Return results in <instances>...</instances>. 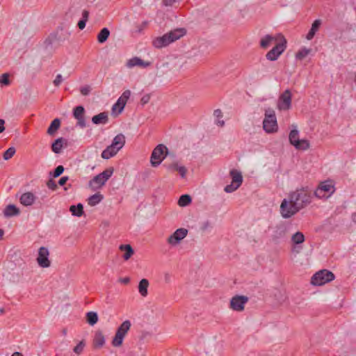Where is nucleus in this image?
Masks as SVG:
<instances>
[{"instance_id": "1", "label": "nucleus", "mask_w": 356, "mask_h": 356, "mask_svg": "<svg viewBox=\"0 0 356 356\" xmlns=\"http://www.w3.org/2000/svg\"><path fill=\"white\" fill-rule=\"evenodd\" d=\"M291 202L300 211L309 205L312 200V191L308 186L300 187L291 191L288 195Z\"/></svg>"}, {"instance_id": "2", "label": "nucleus", "mask_w": 356, "mask_h": 356, "mask_svg": "<svg viewBox=\"0 0 356 356\" xmlns=\"http://www.w3.org/2000/svg\"><path fill=\"white\" fill-rule=\"evenodd\" d=\"M186 34V30L184 28L175 29L162 36L154 38L152 41V45L156 49H162L179 40Z\"/></svg>"}, {"instance_id": "3", "label": "nucleus", "mask_w": 356, "mask_h": 356, "mask_svg": "<svg viewBox=\"0 0 356 356\" xmlns=\"http://www.w3.org/2000/svg\"><path fill=\"white\" fill-rule=\"evenodd\" d=\"M125 144V137L123 134H118L114 137L111 144L102 152V157L104 159H109L115 156Z\"/></svg>"}, {"instance_id": "4", "label": "nucleus", "mask_w": 356, "mask_h": 356, "mask_svg": "<svg viewBox=\"0 0 356 356\" xmlns=\"http://www.w3.org/2000/svg\"><path fill=\"white\" fill-rule=\"evenodd\" d=\"M263 129L268 134L275 133L278 130L275 113L271 108H268L265 111V117L263 120Z\"/></svg>"}, {"instance_id": "5", "label": "nucleus", "mask_w": 356, "mask_h": 356, "mask_svg": "<svg viewBox=\"0 0 356 356\" xmlns=\"http://www.w3.org/2000/svg\"><path fill=\"white\" fill-rule=\"evenodd\" d=\"M289 139L290 143L296 149L306 150L309 147V143L307 140L299 138V131L296 126H293V129L289 133Z\"/></svg>"}, {"instance_id": "6", "label": "nucleus", "mask_w": 356, "mask_h": 356, "mask_svg": "<svg viewBox=\"0 0 356 356\" xmlns=\"http://www.w3.org/2000/svg\"><path fill=\"white\" fill-rule=\"evenodd\" d=\"M168 149L163 144L158 145L152 151L150 163L152 167H158L167 156Z\"/></svg>"}, {"instance_id": "7", "label": "nucleus", "mask_w": 356, "mask_h": 356, "mask_svg": "<svg viewBox=\"0 0 356 356\" xmlns=\"http://www.w3.org/2000/svg\"><path fill=\"white\" fill-rule=\"evenodd\" d=\"M334 275L330 270L324 269L316 273L312 277L311 283L314 286H322L334 280Z\"/></svg>"}, {"instance_id": "8", "label": "nucleus", "mask_w": 356, "mask_h": 356, "mask_svg": "<svg viewBox=\"0 0 356 356\" xmlns=\"http://www.w3.org/2000/svg\"><path fill=\"white\" fill-rule=\"evenodd\" d=\"M113 169L112 168H107L102 172L95 176L90 181L89 185L95 189L100 188L113 175Z\"/></svg>"}, {"instance_id": "9", "label": "nucleus", "mask_w": 356, "mask_h": 356, "mask_svg": "<svg viewBox=\"0 0 356 356\" xmlns=\"http://www.w3.org/2000/svg\"><path fill=\"white\" fill-rule=\"evenodd\" d=\"M334 186L332 181H325L321 183L314 191V195L319 199H327L334 192Z\"/></svg>"}, {"instance_id": "10", "label": "nucleus", "mask_w": 356, "mask_h": 356, "mask_svg": "<svg viewBox=\"0 0 356 356\" xmlns=\"http://www.w3.org/2000/svg\"><path fill=\"white\" fill-rule=\"evenodd\" d=\"M280 213L282 218L287 219L296 215L300 210L291 202L289 198H284L280 205Z\"/></svg>"}, {"instance_id": "11", "label": "nucleus", "mask_w": 356, "mask_h": 356, "mask_svg": "<svg viewBox=\"0 0 356 356\" xmlns=\"http://www.w3.org/2000/svg\"><path fill=\"white\" fill-rule=\"evenodd\" d=\"M230 176L232 177V183L227 185L224 189L227 193H231L237 190L243 182V176L240 171L232 170L230 171Z\"/></svg>"}, {"instance_id": "12", "label": "nucleus", "mask_w": 356, "mask_h": 356, "mask_svg": "<svg viewBox=\"0 0 356 356\" xmlns=\"http://www.w3.org/2000/svg\"><path fill=\"white\" fill-rule=\"evenodd\" d=\"M292 95L289 89L285 90L279 97L277 106L280 111H287L291 106Z\"/></svg>"}, {"instance_id": "13", "label": "nucleus", "mask_w": 356, "mask_h": 356, "mask_svg": "<svg viewBox=\"0 0 356 356\" xmlns=\"http://www.w3.org/2000/svg\"><path fill=\"white\" fill-rule=\"evenodd\" d=\"M286 41L285 39H283L282 41H280L276 43L275 46L270 50L266 55L267 60L270 61L276 60L279 56L286 49Z\"/></svg>"}, {"instance_id": "14", "label": "nucleus", "mask_w": 356, "mask_h": 356, "mask_svg": "<svg viewBox=\"0 0 356 356\" xmlns=\"http://www.w3.org/2000/svg\"><path fill=\"white\" fill-rule=\"evenodd\" d=\"M188 234V230L185 228L176 229L167 239V243L171 246L178 245Z\"/></svg>"}, {"instance_id": "15", "label": "nucleus", "mask_w": 356, "mask_h": 356, "mask_svg": "<svg viewBox=\"0 0 356 356\" xmlns=\"http://www.w3.org/2000/svg\"><path fill=\"white\" fill-rule=\"evenodd\" d=\"M283 39H285L282 35L278 33L275 35H266L264 38H262L260 40V46L264 49H266L271 45H275L276 43L282 41Z\"/></svg>"}, {"instance_id": "16", "label": "nucleus", "mask_w": 356, "mask_h": 356, "mask_svg": "<svg viewBox=\"0 0 356 356\" xmlns=\"http://www.w3.org/2000/svg\"><path fill=\"white\" fill-rule=\"evenodd\" d=\"M49 252L45 247H40L38 250V257L36 259L38 264L42 268H48L51 265L49 259Z\"/></svg>"}, {"instance_id": "17", "label": "nucleus", "mask_w": 356, "mask_h": 356, "mask_svg": "<svg viewBox=\"0 0 356 356\" xmlns=\"http://www.w3.org/2000/svg\"><path fill=\"white\" fill-rule=\"evenodd\" d=\"M248 298L245 296H235L230 300V307L234 311L241 312L244 309L245 305Z\"/></svg>"}, {"instance_id": "18", "label": "nucleus", "mask_w": 356, "mask_h": 356, "mask_svg": "<svg viewBox=\"0 0 356 356\" xmlns=\"http://www.w3.org/2000/svg\"><path fill=\"white\" fill-rule=\"evenodd\" d=\"M130 96L131 91L129 90L124 91L117 102L113 104L112 107V111L114 112L116 109H118V114L121 113L124 108L127 102L129 99Z\"/></svg>"}, {"instance_id": "19", "label": "nucleus", "mask_w": 356, "mask_h": 356, "mask_svg": "<svg viewBox=\"0 0 356 356\" xmlns=\"http://www.w3.org/2000/svg\"><path fill=\"white\" fill-rule=\"evenodd\" d=\"M288 230V225L285 222H280L273 227L272 237L273 239H280L285 236Z\"/></svg>"}, {"instance_id": "20", "label": "nucleus", "mask_w": 356, "mask_h": 356, "mask_svg": "<svg viewBox=\"0 0 356 356\" xmlns=\"http://www.w3.org/2000/svg\"><path fill=\"white\" fill-rule=\"evenodd\" d=\"M152 65L149 61H144L138 56H134L129 59L127 62L126 66L128 68H133L134 67H140L142 68H147Z\"/></svg>"}, {"instance_id": "21", "label": "nucleus", "mask_w": 356, "mask_h": 356, "mask_svg": "<svg viewBox=\"0 0 356 356\" xmlns=\"http://www.w3.org/2000/svg\"><path fill=\"white\" fill-rule=\"evenodd\" d=\"M20 203L24 207L32 206L36 200V196L32 192H26L20 195Z\"/></svg>"}, {"instance_id": "22", "label": "nucleus", "mask_w": 356, "mask_h": 356, "mask_svg": "<svg viewBox=\"0 0 356 356\" xmlns=\"http://www.w3.org/2000/svg\"><path fill=\"white\" fill-rule=\"evenodd\" d=\"M106 343V338L101 330H97L95 332L92 343L95 348H102Z\"/></svg>"}, {"instance_id": "23", "label": "nucleus", "mask_w": 356, "mask_h": 356, "mask_svg": "<svg viewBox=\"0 0 356 356\" xmlns=\"http://www.w3.org/2000/svg\"><path fill=\"white\" fill-rule=\"evenodd\" d=\"M3 215L6 218L17 216L19 214V209L14 204H8L3 210Z\"/></svg>"}, {"instance_id": "24", "label": "nucleus", "mask_w": 356, "mask_h": 356, "mask_svg": "<svg viewBox=\"0 0 356 356\" xmlns=\"http://www.w3.org/2000/svg\"><path fill=\"white\" fill-rule=\"evenodd\" d=\"M108 121V113H100L92 118V122L95 124H106Z\"/></svg>"}, {"instance_id": "25", "label": "nucleus", "mask_w": 356, "mask_h": 356, "mask_svg": "<svg viewBox=\"0 0 356 356\" xmlns=\"http://www.w3.org/2000/svg\"><path fill=\"white\" fill-rule=\"evenodd\" d=\"M66 143V140L63 138H58L51 145V150L55 154H60L63 147V144Z\"/></svg>"}, {"instance_id": "26", "label": "nucleus", "mask_w": 356, "mask_h": 356, "mask_svg": "<svg viewBox=\"0 0 356 356\" xmlns=\"http://www.w3.org/2000/svg\"><path fill=\"white\" fill-rule=\"evenodd\" d=\"M321 24V21L320 19H316L312 24V27L309 31L308 33L306 35V38L308 40H312L315 35L316 33L318 31L320 26Z\"/></svg>"}, {"instance_id": "27", "label": "nucleus", "mask_w": 356, "mask_h": 356, "mask_svg": "<svg viewBox=\"0 0 356 356\" xmlns=\"http://www.w3.org/2000/svg\"><path fill=\"white\" fill-rule=\"evenodd\" d=\"M131 323L129 320H126L118 327L116 332L125 337L128 331L130 330Z\"/></svg>"}, {"instance_id": "28", "label": "nucleus", "mask_w": 356, "mask_h": 356, "mask_svg": "<svg viewBox=\"0 0 356 356\" xmlns=\"http://www.w3.org/2000/svg\"><path fill=\"white\" fill-rule=\"evenodd\" d=\"M149 281L147 279H142L138 284V292L143 297H146L148 293Z\"/></svg>"}, {"instance_id": "29", "label": "nucleus", "mask_w": 356, "mask_h": 356, "mask_svg": "<svg viewBox=\"0 0 356 356\" xmlns=\"http://www.w3.org/2000/svg\"><path fill=\"white\" fill-rule=\"evenodd\" d=\"M70 211L72 215L76 217H81L83 213V206L79 203L76 205H72L70 207Z\"/></svg>"}, {"instance_id": "30", "label": "nucleus", "mask_w": 356, "mask_h": 356, "mask_svg": "<svg viewBox=\"0 0 356 356\" xmlns=\"http://www.w3.org/2000/svg\"><path fill=\"white\" fill-rule=\"evenodd\" d=\"M60 126V120L58 118L54 119L49 128L47 129V134L50 136H54Z\"/></svg>"}, {"instance_id": "31", "label": "nucleus", "mask_w": 356, "mask_h": 356, "mask_svg": "<svg viewBox=\"0 0 356 356\" xmlns=\"http://www.w3.org/2000/svg\"><path fill=\"white\" fill-rule=\"evenodd\" d=\"M103 200V195L100 193H95L90 196L88 199V204L94 207L98 204Z\"/></svg>"}, {"instance_id": "32", "label": "nucleus", "mask_w": 356, "mask_h": 356, "mask_svg": "<svg viewBox=\"0 0 356 356\" xmlns=\"http://www.w3.org/2000/svg\"><path fill=\"white\" fill-rule=\"evenodd\" d=\"M98 319L99 318L97 312H88L86 313V321L90 325L93 326L95 325L97 323Z\"/></svg>"}, {"instance_id": "33", "label": "nucleus", "mask_w": 356, "mask_h": 356, "mask_svg": "<svg viewBox=\"0 0 356 356\" xmlns=\"http://www.w3.org/2000/svg\"><path fill=\"white\" fill-rule=\"evenodd\" d=\"M110 35V31L108 28H104L97 35V40L99 43L105 42Z\"/></svg>"}, {"instance_id": "34", "label": "nucleus", "mask_w": 356, "mask_h": 356, "mask_svg": "<svg viewBox=\"0 0 356 356\" xmlns=\"http://www.w3.org/2000/svg\"><path fill=\"white\" fill-rule=\"evenodd\" d=\"M120 249L121 250H125V253L123 255L124 260H128L134 254V250L130 245H121Z\"/></svg>"}, {"instance_id": "35", "label": "nucleus", "mask_w": 356, "mask_h": 356, "mask_svg": "<svg viewBox=\"0 0 356 356\" xmlns=\"http://www.w3.org/2000/svg\"><path fill=\"white\" fill-rule=\"evenodd\" d=\"M291 241L295 245L302 243L305 241V236L302 232H297L292 236Z\"/></svg>"}, {"instance_id": "36", "label": "nucleus", "mask_w": 356, "mask_h": 356, "mask_svg": "<svg viewBox=\"0 0 356 356\" xmlns=\"http://www.w3.org/2000/svg\"><path fill=\"white\" fill-rule=\"evenodd\" d=\"M213 115H214L215 118H216V124L218 126L223 127L225 125V122H224V120H222V111L220 109H216L214 111Z\"/></svg>"}, {"instance_id": "37", "label": "nucleus", "mask_w": 356, "mask_h": 356, "mask_svg": "<svg viewBox=\"0 0 356 356\" xmlns=\"http://www.w3.org/2000/svg\"><path fill=\"white\" fill-rule=\"evenodd\" d=\"M191 200H192L190 195H182L178 200V204L180 207H186L191 202Z\"/></svg>"}, {"instance_id": "38", "label": "nucleus", "mask_w": 356, "mask_h": 356, "mask_svg": "<svg viewBox=\"0 0 356 356\" xmlns=\"http://www.w3.org/2000/svg\"><path fill=\"white\" fill-rule=\"evenodd\" d=\"M124 339V337L116 332L113 338L111 343L114 347H119L122 344Z\"/></svg>"}, {"instance_id": "39", "label": "nucleus", "mask_w": 356, "mask_h": 356, "mask_svg": "<svg viewBox=\"0 0 356 356\" xmlns=\"http://www.w3.org/2000/svg\"><path fill=\"white\" fill-rule=\"evenodd\" d=\"M85 109L82 106H76L73 111V115L76 120L83 117Z\"/></svg>"}, {"instance_id": "40", "label": "nucleus", "mask_w": 356, "mask_h": 356, "mask_svg": "<svg viewBox=\"0 0 356 356\" xmlns=\"http://www.w3.org/2000/svg\"><path fill=\"white\" fill-rule=\"evenodd\" d=\"M85 346L86 342L84 340H82L73 348V352L76 355H80L83 351Z\"/></svg>"}, {"instance_id": "41", "label": "nucleus", "mask_w": 356, "mask_h": 356, "mask_svg": "<svg viewBox=\"0 0 356 356\" xmlns=\"http://www.w3.org/2000/svg\"><path fill=\"white\" fill-rule=\"evenodd\" d=\"M213 227V223L209 220H206L201 223L200 229L202 232L210 231Z\"/></svg>"}, {"instance_id": "42", "label": "nucleus", "mask_w": 356, "mask_h": 356, "mask_svg": "<svg viewBox=\"0 0 356 356\" xmlns=\"http://www.w3.org/2000/svg\"><path fill=\"white\" fill-rule=\"evenodd\" d=\"M309 52L310 49L302 48L296 54V57L297 59L302 60L305 58L309 54Z\"/></svg>"}, {"instance_id": "43", "label": "nucleus", "mask_w": 356, "mask_h": 356, "mask_svg": "<svg viewBox=\"0 0 356 356\" xmlns=\"http://www.w3.org/2000/svg\"><path fill=\"white\" fill-rule=\"evenodd\" d=\"M9 74L4 73L0 76V83L1 86H8L10 83V81L9 79Z\"/></svg>"}, {"instance_id": "44", "label": "nucleus", "mask_w": 356, "mask_h": 356, "mask_svg": "<svg viewBox=\"0 0 356 356\" xmlns=\"http://www.w3.org/2000/svg\"><path fill=\"white\" fill-rule=\"evenodd\" d=\"M15 153V149L14 147H9L4 153H3V159L8 160L13 156Z\"/></svg>"}, {"instance_id": "45", "label": "nucleus", "mask_w": 356, "mask_h": 356, "mask_svg": "<svg viewBox=\"0 0 356 356\" xmlns=\"http://www.w3.org/2000/svg\"><path fill=\"white\" fill-rule=\"evenodd\" d=\"M91 91V87L88 85L81 87L80 92L83 95H88Z\"/></svg>"}, {"instance_id": "46", "label": "nucleus", "mask_w": 356, "mask_h": 356, "mask_svg": "<svg viewBox=\"0 0 356 356\" xmlns=\"http://www.w3.org/2000/svg\"><path fill=\"white\" fill-rule=\"evenodd\" d=\"M64 171V168L63 166L62 165H58L56 168V169L54 170V175L53 176L54 177H59Z\"/></svg>"}, {"instance_id": "47", "label": "nucleus", "mask_w": 356, "mask_h": 356, "mask_svg": "<svg viewBox=\"0 0 356 356\" xmlns=\"http://www.w3.org/2000/svg\"><path fill=\"white\" fill-rule=\"evenodd\" d=\"M177 171L179 173L181 178L186 177L187 170L184 166L179 165V168H177Z\"/></svg>"}, {"instance_id": "48", "label": "nucleus", "mask_w": 356, "mask_h": 356, "mask_svg": "<svg viewBox=\"0 0 356 356\" xmlns=\"http://www.w3.org/2000/svg\"><path fill=\"white\" fill-rule=\"evenodd\" d=\"M63 76L61 74H58L56 76V79L54 80V84L55 86H58L63 81Z\"/></svg>"}, {"instance_id": "49", "label": "nucleus", "mask_w": 356, "mask_h": 356, "mask_svg": "<svg viewBox=\"0 0 356 356\" xmlns=\"http://www.w3.org/2000/svg\"><path fill=\"white\" fill-rule=\"evenodd\" d=\"M77 126L80 127L81 128H85L86 126V122L84 118V116L80 118L77 119Z\"/></svg>"}, {"instance_id": "50", "label": "nucleus", "mask_w": 356, "mask_h": 356, "mask_svg": "<svg viewBox=\"0 0 356 356\" xmlns=\"http://www.w3.org/2000/svg\"><path fill=\"white\" fill-rule=\"evenodd\" d=\"M47 187L49 188V189H51V190H55L57 187V185L53 181V180H49L47 184Z\"/></svg>"}, {"instance_id": "51", "label": "nucleus", "mask_w": 356, "mask_h": 356, "mask_svg": "<svg viewBox=\"0 0 356 356\" xmlns=\"http://www.w3.org/2000/svg\"><path fill=\"white\" fill-rule=\"evenodd\" d=\"M179 165L177 163H172L167 167V169L170 171H177V168H179Z\"/></svg>"}, {"instance_id": "52", "label": "nucleus", "mask_w": 356, "mask_h": 356, "mask_svg": "<svg viewBox=\"0 0 356 356\" xmlns=\"http://www.w3.org/2000/svg\"><path fill=\"white\" fill-rule=\"evenodd\" d=\"M163 4L165 6H170L177 2V0H162Z\"/></svg>"}, {"instance_id": "53", "label": "nucleus", "mask_w": 356, "mask_h": 356, "mask_svg": "<svg viewBox=\"0 0 356 356\" xmlns=\"http://www.w3.org/2000/svg\"><path fill=\"white\" fill-rule=\"evenodd\" d=\"M68 180V177L67 176H65V177H62L59 181H58V184L60 186H63L66 182Z\"/></svg>"}, {"instance_id": "54", "label": "nucleus", "mask_w": 356, "mask_h": 356, "mask_svg": "<svg viewBox=\"0 0 356 356\" xmlns=\"http://www.w3.org/2000/svg\"><path fill=\"white\" fill-rule=\"evenodd\" d=\"M86 20L81 19L79 22L78 26L80 29H83L86 26Z\"/></svg>"}, {"instance_id": "55", "label": "nucleus", "mask_w": 356, "mask_h": 356, "mask_svg": "<svg viewBox=\"0 0 356 356\" xmlns=\"http://www.w3.org/2000/svg\"><path fill=\"white\" fill-rule=\"evenodd\" d=\"M5 120L3 119H0V133H2L5 131Z\"/></svg>"}, {"instance_id": "56", "label": "nucleus", "mask_w": 356, "mask_h": 356, "mask_svg": "<svg viewBox=\"0 0 356 356\" xmlns=\"http://www.w3.org/2000/svg\"><path fill=\"white\" fill-rule=\"evenodd\" d=\"M164 280L165 282L169 283L171 281V275L168 273H165Z\"/></svg>"}, {"instance_id": "57", "label": "nucleus", "mask_w": 356, "mask_h": 356, "mask_svg": "<svg viewBox=\"0 0 356 356\" xmlns=\"http://www.w3.org/2000/svg\"><path fill=\"white\" fill-rule=\"evenodd\" d=\"M50 37L53 39V40H61L60 38H57V33H51Z\"/></svg>"}, {"instance_id": "58", "label": "nucleus", "mask_w": 356, "mask_h": 356, "mask_svg": "<svg viewBox=\"0 0 356 356\" xmlns=\"http://www.w3.org/2000/svg\"><path fill=\"white\" fill-rule=\"evenodd\" d=\"M120 282L123 284H127L129 282V277H124L120 280Z\"/></svg>"}, {"instance_id": "59", "label": "nucleus", "mask_w": 356, "mask_h": 356, "mask_svg": "<svg viewBox=\"0 0 356 356\" xmlns=\"http://www.w3.org/2000/svg\"><path fill=\"white\" fill-rule=\"evenodd\" d=\"M11 356H23L21 353L19 352L14 353Z\"/></svg>"}, {"instance_id": "60", "label": "nucleus", "mask_w": 356, "mask_h": 356, "mask_svg": "<svg viewBox=\"0 0 356 356\" xmlns=\"http://www.w3.org/2000/svg\"><path fill=\"white\" fill-rule=\"evenodd\" d=\"M352 218L354 222L356 223V213L353 215Z\"/></svg>"}, {"instance_id": "61", "label": "nucleus", "mask_w": 356, "mask_h": 356, "mask_svg": "<svg viewBox=\"0 0 356 356\" xmlns=\"http://www.w3.org/2000/svg\"><path fill=\"white\" fill-rule=\"evenodd\" d=\"M63 334L66 335L67 334V330L65 329L63 330Z\"/></svg>"}, {"instance_id": "62", "label": "nucleus", "mask_w": 356, "mask_h": 356, "mask_svg": "<svg viewBox=\"0 0 356 356\" xmlns=\"http://www.w3.org/2000/svg\"><path fill=\"white\" fill-rule=\"evenodd\" d=\"M3 234V231L0 229V236H1Z\"/></svg>"}, {"instance_id": "63", "label": "nucleus", "mask_w": 356, "mask_h": 356, "mask_svg": "<svg viewBox=\"0 0 356 356\" xmlns=\"http://www.w3.org/2000/svg\"><path fill=\"white\" fill-rule=\"evenodd\" d=\"M0 312H1V313H3V309H0Z\"/></svg>"}]
</instances>
